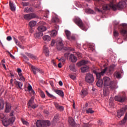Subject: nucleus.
<instances>
[{
	"label": "nucleus",
	"instance_id": "obj_1",
	"mask_svg": "<svg viewBox=\"0 0 127 127\" xmlns=\"http://www.w3.org/2000/svg\"><path fill=\"white\" fill-rule=\"evenodd\" d=\"M126 7V2L120 1L117 5L114 3L113 1L110 2L109 4H107L104 8L105 10H110L111 8L116 11L117 9H123Z\"/></svg>",
	"mask_w": 127,
	"mask_h": 127
},
{
	"label": "nucleus",
	"instance_id": "obj_2",
	"mask_svg": "<svg viewBox=\"0 0 127 127\" xmlns=\"http://www.w3.org/2000/svg\"><path fill=\"white\" fill-rule=\"evenodd\" d=\"M104 87H110L111 89H115L116 87V83L111 80L109 77H104L103 78Z\"/></svg>",
	"mask_w": 127,
	"mask_h": 127
},
{
	"label": "nucleus",
	"instance_id": "obj_3",
	"mask_svg": "<svg viewBox=\"0 0 127 127\" xmlns=\"http://www.w3.org/2000/svg\"><path fill=\"white\" fill-rule=\"evenodd\" d=\"M73 22L78 26L79 27L84 31H87V28L85 26V24H84L79 18H75L73 20Z\"/></svg>",
	"mask_w": 127,
	"mask_h": 127
},
{
	"label": "nucleus",
	"instance_id": "obj_4",
	"mask_svg": "<svg viewBox=\"0 0 127 127\" xmlns=\"http://www.w3.org/2000/svg\"><path fill=\"white\" fill-rule=\"evenodd\" d=\"M121 34L124 37V40L125 41H127V24H124L122 30L120 31Z\"/></svg>",
	"mask_w": 127,
	"mask_h": 127
},
{
	"label": "nucleus",
	"instance_id": "obj_5",
	"mask_svg": "<svg viewBox=\"0 0 127 127\" xmlns=\"http://www.w3.org/2000/svg\"><path fill=\"white\" fill-rule=\"evenodd\" d=\"M107 70V68H105L101 72H98L96 70H93V72L96 74L97 80L101 79L102 76L106 73Z\"/></svg>",
	"mask_w": 127,
	"mask_h": 127
},
{
	"label": "nucleus",
	"instance_id": "obj_6",
	"mask_svg": "<svg viewBox=\"0 0 127 127\" xmlns=\"http://www.w3.org/2000/svg\"><path fill=\"white\" fill-rule=\"evenodd\" d=\"M94 77L93 74L87 73L85 76V81L88 84H93L94 82Z\"/></svg>",
	"mask_w": 127,
	"mask_h": 127
},
{
	"label": "nucleus",
	"instance_id": "obj_7",
	"mask_svg": "<svg viewBox=\"0 0 127 127\" xmlns=\"http://www.w3.org/2000/svg\"><path fill=\"white\" fill-rule=\"evenodd\" d=\"M28 106L29 107L32 108L33 109H35L38 107V105L34 104L33 97H31L30 101L28 103Z\"/></svg>",
	"mask_w": 127,
	"mask_h": 127
},
{
	"label": "nucleus",
	"instance_id": "obj_8",
	"mask_svg": "<svg viewBox=\"0 0 127 127\" xmlns=\"http://www.w3.org/2000/svg\"><path fill=\"white\" fill-rule=\"evenodd\" d=\"M116 101H118L120 103H123L126 100V97L124 95L116 96L114 98Z\"/></svg>",
	"mask_w": 127,
	"mask_h": 127
},
{
	"label": "nucleus",
	"instance_id": "obj_9",
	"mask_svg": "<svg viewBox=\"0 0 127 127\" xmlns=\"http://www.w3.org/2000/svg\"><path fill=\"white\" fill-rule=\"evenodd\" d=\"M64 48V44L63 43V40L59 39L57 43V49L59 51H61Z\"/></svg>",
	"mask_w": 127,
	"mask_h": 127
},
{
	"label": "nucleus",
	"instance_id": "obj_10",
	"mask_svg": "<svg viewBox=\"0 0 127 127\" xmlns=\"http://www.w3.org/2000/svg\"><path fill=\"white\" fill-rule=\"evenodd\" d=\"M36 17H37L36 15L33 13L26 14L24 16V18L27 20H30L32 19L36 18Z\"/></svg>",
	"mask_w": 127,
	"mask_h": 127
},
{
	"label": "nucleus",
	"instance_id": "obj_11",
	"mask_svg": "<svg viewBox=\"0 0 127 127\" xmlns=\"http://www.w3.org/2000/svg\"><path fill=\"white\" fill-rule=\"evenodd\" d=\"M126 110V108H122L121 109L118 110L117 111V117L119 119L121 118V117H122L125 114Z\"/></svg>",
	"mask_w": 127,
	"mask_h": 127
},
{
	"label": "nucleus",
	"instance_id": "obj_12",
	"mask_svg": "<svg viewBox=\"0 0 127 127\" xmlns=\"http://www.w3.org/2000/svg\"><path fill=\"white\" fill-rule=\"evenodd\" d=\"M31 67V70L33 72L34 74H37V71H38L41 73H43V71H42V70L40 69V68H39L35 66L32 65Z\"/></svg>",
	"mask_w": 127,
	"mask_h": 127
},
{
	"label": "nucleus",
	"instance_id": "obj_13",
	"mask_svg": "<svg viewBox=\"0 0 127 127\" xmlns=\"http://www.w3.org/2000/svg\"><path fill=\"white\" fill-rule=\"evenodd\" d=\"M55 107H56V109L60 112H63L64 111V107L60 105L57 102H55Z\"/></svg>",
	"mask_w": 127,
	"mask_h": 127
},
{
	"label": "nucleus",
	"instance_id": "obj_14",
	"mask_svg": "<svg viewBox=\"0 0 127 127\" xmlns=\"http://www.w3.org/2000/svg\"><path fill=\"white\" fill-rule=\"evenodd\" d=\"M68 122L70 126L71 127H75L76 124L74 120L72 117H69L68 119Z\"/></svg>",
	"mask_w": 127,
	"mask_h": 127
},
{
	"label": "nucleus",
	"instance_id": "obj_15",
	"mask_svg": "<svg viewBox=\"0 0 127 127\" xmlns=\"http://www.w3.org/2000/svg\"><path fill=\"white\" fill-rule=\"evenodd\" d=\"M69 60L73 63H76L77 61V58L73 54H70L69 56Z\"/></svg>",
	"mask_w": 127,
	"mask_h": 127
},
{
	"label": "nucleus",
	"instance_id": "obj_16",
	"mask_svg": "<svg viewBox=\"0 0 127 127\" xmlns=\"http://www.w3.org/2000/svg\"><path fill=\"white\" fill-rule=\"evenodd\" d=\"M103 80L102 79H98L97 82H96V85L97 86V87H99V88H101L102 87H103Z\"/></svg>",
	"mask_w": 127,
	"mask_h": 127
},
{
	"label": "nucleus",
	"instance_id": "obj_17",
	"mask_svg": "<svg viewBox=\"0 0 127 127\" xmlns=\"http://www.w3.org/2000/svg\"><path fill=\"white\" fill-rule=\"evenodd\" d=\"M88 63V61H86L85 60H82L79 62H78L76 63V65L78 66H81L82 65H85L86 64H87Z\"/></svg>",
	"mask_w": 127,
	"mask_h": 127
},
{
	"label": "nucleus",
	"instance_id": "obj_18",
	"mask_svg": "<svg viewBox=\"0 0 127 127\" xmlns=\"http://www.w3.org/2000/svg\"><path fill=\"white\" fill-rule=\"evenodd\" d=\"M14 84L16 85L17 89H21V87L23 86V83L20 81H15Z\"/></svg>",
	"mask_w": 127,
	"mask_h": 127
},
{
	"label": "nucleus",
	"instance_id": "obj_19",
	"mask_svg": "<svg viewBox=\"0 0 127 127\" xmlns=\"http://www.w3.org/2000/svg\"><path fill=\"white\" fill-rule=\"evenodd\" d=\"M11 110V105L9 103H6V107L5 112L6 113H9Z\"/></svg>",
	"mask_w": 127,
	"mask_h": 127
},
{
	"label": "nucleus",
	"instance_id": "obj_20",
	"mask_svg": "<svg viewBox=\"0 0 127 127\" xmlns=\"http://www.w3.org/2000/svg\"><path fill=\"white\" fill-rule=\"evenodd\" d=\"M89 66H88L87 65H83L81 68V70L82 72H87L89 70Z\"/></svg>",
	"mask_w": 127,
	"mask_h": 127
},
{
	"label": "nucleus",
	"instance_id": "obj_21",
	"mask_svg": "<svg viewBox=\"0 0 127 127\" xmlns=\"http://www.w3.org/2000/svg\"><path fill=\"white\" fill-rule=\"evenodd\" d=\"M87 95V91L86 90H85V89H82L81 91V94H80V95H81V97L82 98H84L85 97V96H86Z\"/></svg>",
	"mask_w": 127,
	"mask_h": 127
},
{
	"label": "nucleus",
	"instance_id": "obj_22",
	"mask_svg": "<svg viewBox=\"0 0 127 127\" xmlns=\"http://www.w3.org/2000/svg\"><path fill=\"white\" fill-rule=\"evenodd\" d=\"M38 30L40 32H43L47 30V28L44 26H40L38 28Z\"/></svg>",
	"mask_w": 127,
	"mask_h": 127
},
{
	"label": "nucleus",
	"instance_id": "obj_23",
	"mask_svg": "<svg viewBox=\"0 0 127 127\" xmlns=\"http://www.w3.org/2000/svg\"><path fill=\"white\" fill-rule=\"evenodd\" d=\"M13 40L15 43V44L19 46L21 49H24V47L23 46H22L20 45V42L18 41V40L16 39L15 37H13Z\"/></svg>",
	"mask_w": 127,
	"mask_h": 127
},
{
	"label": "nucleus",
	"instance_id": "obj_24",
	"mask_svg": "<svg viewBox=\"0 0 127 127\" xmlns=\"http://www.w3.org/2000/svg\"><path fill=\"white\" fill-rule=\"evenodd\" d=\"M56 93L62 97H64V93L62 90H56Z\"/></svg>",
	"mask_w": 127,
	"mask_h": 127
},
{
	"label": "nucleus",
	"instance_id": "obj_25",
	"mask_svg": "<svg viewBox=\"0 0 127 127\" xmlns=\"http://www.w3.org/2000/svg\"><path fill=\"white\" fill-rule=\"evenodd\" d=\"M37 127H44L43 121L38 120L36 122Z\"/></svg>",
	"mask_w": 127,
	"mask_h": 127
},
{
	"label": "nucleus",
	"instance_id": "obj_26",
	"mask_svg": "<svg viewBox=\"0 0 127 127\" xmlns=\"http://www.w3.org/2000/svg\"><path fill=\"white\" fill-rule=\"evenodd\" d=\"M85 11L86 13H87L88 14H94L95 13L94 11L90 8H86L85 10Z\"/></svg>",
	"mask_w": 127,
	"mask_h": 127
},
{
	"label": "nucleus",
	"instance_id": "obj_27",
	"mask_svg": "<svg viewBox=\"0 0 127 127\" xmlns=\"http://www.w3.org/2000/svg\"><path fill=\"white\" fill-rule=\"evenodd\" d=\"M43 127H49L51 125V123L49 121H43Z\"/></svg>",
	"mask_w": 127,
	"mask_h": 127
},
{
	"label": "nucleus",
	"instance_id": "obj_28",
	"mask_svg": "<svg viewBox=\"0 0 127 127\" xmlns=\"http://www.w3.org/2000/svg\"><path fill=\"white\" fill-rule=\"evenodd\" d=\"M44 53H45L46 56H48L49 55V51L48 50V47L46 46L44 47Z\"/></svg>",
	"mask_w": 127,
	"mask_h": 127
},
{
	"label": "nucleus",
	"instance_id": "obj_29",
	"mask_svg": "<svg viewBox=\"0 0 127 127\" xmlns=\"http://www.w3.org/2000/svg\"><path fill=\"white\" fill-rule=\"evenodd\" d=\"M127 112L126 114L124 119L122 121H121V122L120 123V124L121 125H123L127 122Z\"/></svg>",
	"mask_w": 127,
	"mask_h": 127
},
{
	"label": "nucleus",
	"instance_id": "obj_30",
	"mask_svg": "<svg viewBox=\"0 0 127 127\" xmlns=\"http://www.w3.org/2000/svg\"><path fill=\"white\" fill-rule=\"evenodd\" d=\"M65 34L67 39L70 40V34L71 33L68 30L65 31Z\"/></svg>",
	"mask_w": 127,
	"mask_h": 127
},
{
	"label": "nucleus",
	"instance_id": "obj_31",
	"mask_svg": "<svg viewBox=\"0 0 127 127\" xmlns=\"http://www.w3.org/2000/svg\"><path fill=\"white\" fill-rule=\"evenodd\" d=\"M2 124L3 125V126L4 127H7L8 126H9L10 124H11V123H10V122L9 121V120L8 121H6V120H3L2 121Z\"/></svg>",
	"mask_w": 127,
	"mask_h": 127
},
{
	"label": "nucleus",
	"instance_id": "obj_32",
	"mask_svg": "<svg viewBox=\"0 0 127 127\" xmlns=\"http://www.w3.org/2000/svg\"><path fill=\"white\" fill-rule=\"evenodd\" d=\"M37 24V22L36 21H31V22L29 23V26L31 28L34 27L36 24Z\"/></svg>",
	"mask_w": 127,
	"mask_h": 127
},
{
	"label": "nucleus",
	"instance_id": "obj_33",
	"mask_svg": "<svg viewBox=\"0 0 127 127\" xmlns=\"http://www.w3.org/2000/svg\"><path fill=\"white\" fill-rule=\"evenodd\" d=\"M69 68L72 71H76L75 65L74 64H71L69 65Z\"/></svg>",
	"mask_w": 127,
	"mask_h": 127
},
{
	"label": "nucleus",
	"instance_id": "obj_34",
	"mask_svg": "<svg viewBox=\"0 0 127 127\" xmlns=\"http://www.w3.org/2000/svg\"><path fill=\"white\" fill-rule=\"evenodd\" d=\"M9 6L11 11H14L15 10V6L14 5V4L10 1L9 2Z\"/></svg>",
	"mask_w": 127,
	"mask_h": 127
},
{
	"label": "nucleus",
	"instance_id": "obj_35",
	"mask_svg": "<svg viewBox=\"0 0 127 127\" xmlns=\"http://www.w3.org/2000/svg\"><path fill=\"white\" fill-rule=\"evenodd\" d=\"M43 35V33L40 32L39 33H37L35 34V37L37 38H40Z\"/></svg>",
	"mask_w": 127,
	"mask_h": 127
},
{
	"label": "nucleus",
	"instance_id": "obj_36",
	"mask_svg": "<svg viewBox=\"0 0 127 127\" xmlns=\"http://www.w3.org/2000/svg\"><path fill=\"white\" fill-rule=\"evenodd\" d=\"M4 108V102L3 100L0 98V110H1Z\"/></svg>",
	"mask_w": 127,
	"mask_h": 127
},
{
	"label": "nucleus",
	"instance_id": "obj_37",
	"mask_svg": "<svg viewBox=\"0 0 127 127\" xmlns=\"http://www.w3.org/2000/svg\"><path fill=\"white\" fill-rule=\"evenodd\" d=\"M26 54L30 58L32 59L33 60H36L37 57L34 55L29 54V53H26Z\"/></svg>",
	"mask_w": 127,
	"mask_h": 127
},
{
	"label": "nucleus",
	"instance_id": "obj_38",
	"mask_svg": "<svg viewBox=\"0 0 127 127\" xmlns=\"http://www.w3.org/2000/svg\"><path fill=\"white\" fill-rule=\"evenodd\" d=\"M43 39H44V40H45L47 42H48L51 40V37L48 35H46L43 37Z\"/></svg>",
	"mask_w": 127,
	"mask_h": 127
},
{
	"label": "nucleus",
	"instance_id": "obj_39",
	"mask_svg": "<svg viewBox=\"0 0 127 127\" xmlns=\"http://www.w3.org/2000/svg\"><path fill=\"white\" fill-rule=\"evenodd\" d=\"M97 123L98 124V126H100V127H103L104 125V122H103V120H99L98 121H97Z\"/></svg>",
	"mask_w": 127,
	"mask_h": 127
},
{
	"label": "nucleus",
	"instance_id": "obj_40",
	"mask_svg": "<svg viewBox=\"0 0 127 127\" xmlns=\"http://www.w3.org/2000/svg\"><path fill=\"white\" fill-rule=\"evenodd\" d=\"M59 18H57V17H53V18H52V22L54 23H57L59 22Z\"/></svg>",
	"mask_w": 127,
	"mask_h": 127
},
{
	"label": "nucleus",
	"instance_id": "obj_41",
	"mask_svg": "<svg viewBox=\"0 0 127 127\" xmlns=\"http://www.w3.org/2000/svg\"><path fill=\"white\" fill-rule=\"evenodd\" d=\"M87 114H92L94 113V111H93L92 108H89L86 111Z\"/></svg>",
	"mask_w": 127,
	"mask_h": 127
},
{
	"label": "nucleus",
	"instance_id": "obj_42",
	"mask_svg": "<svg viewBox=\"0 0 127 127\" xmlns=\"http://www.w3.org/2000/svg\"><path fill=\"white\" fill-rule=\"evenodd\" d=\"M120 35V33H119V31L114 30L113 31V36L115 37H117Z\"/></svg>",
	"mask_w": 127,
	"mask_h": 127
},
{
	"label": "nucleus",
	"instance_id": "obj_43",
	"mask_svg": "<svg viewBox=\"0 0 127 127\" xmlns=\"http://www.w3.org/2000/svg\"><path fill=\"white\" fill-rule=\"evenodd\" d=\"M46 93L47 94V95L48 96V97L51 98H55V96L51 94L48 91H46Z\"/></svg>",
	"mask_w": 127,
	"mask_h": 127
},
{
	"label": "nucleus",
	"instance_id": "obj_44",
	"mask_svg": "<svg viewBox=\"0 0 127 127\" xmlns=\"http://www.w3.org/2000/svg\"><path fill=\"white\" fill-rule=\"evenodd\" d=\"M57 35V31L56 30H53L51 32V35L53 37H55Z\"/></svg>",
	"mask_w": 127,
	"mask_h": 127
},
{
	"label": "nucleus",
	"instance_id": "obj_45",
	"mask_svg": "<svg viewBox=\"0 0 127 127\" xmlns=\"http://www.w3.org/2000/svg\"><path fill=\"white\" fill-rule=\"evenodd\" d=\"M64 50H65V51H74V49L73 48H71L70 47H65L64 48Z\"/></svg>",
	"mask_w": 127,
	"mask_h": 127
},
{
	"label": "nucleus",
	"instance_id": "obj_46",
	"mask_svg": "<svg viewBox=\"0 0 127 127\" xmlns=\"http://www.w3.org/2000/svg\"><path fill=\"white\" fill-rule=\"evenodd\" d=\"M40 93L41 94V96L42 97V98H45V93L43 92L42 90H39Z\"/></svg>",
	"mask_w": 127,
	"mask_h": 127
},
{
	"label": "nucleus",
	"instance_id": "obj_47",
	"mask_svg": "<svg viewBox=\"0 0 127 127\" xmlns=\"http://www.w3.org/2000/svg\"><path fill=\"white\" fill-rule=\"evenodd\" d=\"M60 119V115L59 114H57L56 116H55V118H54V120L58 121Z\"/></svg>",
	"mask_w": 127,
	"mask_h": 127
},
{
	"label": "nucleus",
	"instance_id": "obj_48",
	"mask_svg": "<svg viewBox=\"0 0 127 127\" xmlns=\"http://www.w3.org/2000/svg\"><path fill=\"white\" fill-rule=\"evenodd\" d=\"M15 120V117H12V118H10L8 120V121L10 123V124H11L13 123V122H14Z\"/></svg>",
	"mask_w": 127,
	"mask_h": 127
},
{
	"label": "nucleus",
	"instance_id": "obj_49",
	"mask_svg": "<svg viewBox=\"0 0 127 127\" xmlns=\"http://www.w3.org/2000/svg\"><path fill=\"white\" fill-rule=\"evenodd\" d=\"M21 4L23 6L25 7L28 6L29 5V3L27 2H22Z\"/></svg>",
	"mask_w": 127,
	"mask_h": 127
},
{
	"label": "nucleus",
	"instance_id": "obj_50",
	"mask_svg": "<svg viewBox=\"0 0 127 127\" xmlns=\"http://www.w3.org/2000/svg\"><path fill=\"white\" fill-rule=\"evenodd\" d=\"M115 65H111L109 68V71L111 72L114 70V69H115Z\"/></svg>",
	"mask_w": 127,
	"mask_h": 127
},
{
	"label": "nucleus",
	"instance_id": "obj_51",
	"mask_svg": "<svg viewBox=\"0 0 127 127\" xmlns=\"http://www.w3.org/2000/svg\"><path fill=\"white\" fill-rule=\"evenodd\" d=\"M115 76L117 78H121V73L117 72L115 73Z\"/></svg>",
	"mask_w": 127,
	"mask_h": 127
},
{
	"label": "nucleus",
	"instance_id": "obj_52",
	"mask_svg": "<svg viewBox=\"0 0 127 127\" xmlns=\"http://www.w3.org/2000/svg\"><path fill=\"white\" fill-rule=\"evenodd\" d=\"M70 53H66L65 54H64V57L65 58V59H68V57Z\"/></svg>",
	"mask_w": 127,
	"mask_h": 127
},
{
	"label": "nucleus",
	"instance_id": "obj_53",
	"mask_svg": "<svg viewBox=\"0 0 127 127\" xmlns=\"http://www.w3.org/2000/svg\"><path fill=\"white\" fill-rule=\"evenodd\" d=\"M21 121L24 125H25L26 126L29 125V123L27 121H25L24 120H23L22 119H21Z\"/></svg>",
	"mask_w": 127,
	"mask_h": 127
},
{
	"label": "nucleus",
	"instance_id": "obj_54",
	"mask_svg": "<svg viewBox=\"0 0 127 127\" xmlns=\"http://www.w3.org/2000/svg\"><path fill=\"white\" fill-rule=\"evenodd\" d=\"M66 60L64 58H62L59 60V61L62 62L63 64H64Z\"/></svg>",
	"mask_w": 127,
	"mask_h": 127
},
{
	"label": "nucleus",
	"instance_id": "obj_55",
	"mask_svg": "<svg viewBox=\"0 0 127 127\" xmlns=\"http://www.w3.org/2000/svg\"><path fill=\"white\" fill-rule=\"evenodd\" d=\"M118 42L119 43V44H121L124 43V41H123V39H118Z\"/></svg>",
	"mask_w": 127,
	"mask_h": 127
},
{
	"label": "nucleus",
	"instance_id": "obj_56",
	"mask_svg": "<svg viewBox=\"0 0 127 127\" xmlns=\"http://www.w3.org/2000/svg\"><path fill=\"white\" fill-rule=\"evenodd\" d=\"M20 81H22L23 82H24L25 81V78L23 76H20Z\"/></svg>",
	"mask_w": 127,
	"mask_h": 127
},
{
	"label": "nucleus",
	"instance_id": "obj_57",
	"mask_svg": "<svg viewBox=\"0 0 127 127\" xmlns=\"http://www.w3.org/2000/svg\"><path fill=\"white\" fill-rule=\"evenodd\" d=\"M95 9L96 11H97L98 12H101V10L98 7H95Z\"/></svg>",
	"mask_w": 127,
	"mask_h": 127
},
{
	"label": "nucleus",
	"instance_id": "obj_58",
	"mask_svg": "<svg viewBox=\"0 0 127 127\" xmlns=\"http://www.w3.org/2000/svg\"><path fill=\"white\" fill-rule=\"evenodd\" d=\"M70 40H74L75 39V38L73 36H70Z\"/></svg>",
	"mask_w": 127,
	"mask_h": 127
},
{
	"label": "nucleus",
	"instance_id": "obj_59",
	"mask_svg": "<svg viewBox=\"0 0 127 127\" xmlns=\"http://www.w3.org/2000/svg\"><path fill=\"white\" fill-rule=\"evenodd\" d=\"M30 10V8H29L28 9V8L27 7H26L25 9H24V12H26L27 13H28L29 11Z\"/></svg>",
	"mask_w": 127,
	"mask_h": 127
},
{
	"label": "nucleus",
	"instance_id": "obj_60",
	"mask_svg": "<svg viewBox=\"0 0 127 127\" xmlns=\"http://www.w3.org/2000/svg\"><path fill=\"white\" fill-rule=\"evenodd\" d=\"M6 40L8 41H10L12 40V38L11 36H8L7 38H6Z\"/></svg>",
	"mask_w": 127,
	"mask_h": 127
},
{
	"label": "nucleus",
	"instance_id": "obj_61",
	"mask_svg": "<svg viewBox=\"0 0 127 127\" xmlns=\"http://www.w3.org/2000/svg\"><path fill=\"white\" fill-rule=\"evenodd\" d=\"M28 91H32V87L31 86V85H29L28 87Z\"/></svg>",
	"mask_w": 127,
	"mask_h": 127
},
{
	"label": "nucleus",
	"instance_id": "obj_62",
	"mask_svg": "<svg viewBox=\"0 0 127 127\" xmlns=\"http://www.w3.org/2000/svg\"><path fill=\"white\" fill-rule=\"evenodd\" d=\"M70 76V78H71V79H72V80H75V76L74 75H69Z\"/></svg>",
	"mask_w": 127,
	"mask_h": 127
},
{
	"label": "nucleus",
	"instance_id": "obj_63",
	"mask_svg": "<svg viewBox=\"0 0 127 127\" xmlns=\"http://www.w3.org/2000/svg\"><path fill=\"white\" fill-rule=\"evenodd\" d=\"M55 44V40H53V41H52V43L51 44V45L52 46H54Z\"/></svg>",
	"mask_w": 127,
	"mask_h": 127
},
{
	"label": "nucleus",
	"instance_id": "obj_64",
	"mask_svg": "<svg viewBox=\"0 0 127 127\" xmlns=\"http://www.w3.org/2000/svg\"><path fill=\"white\" fill-rule=\"evenodd\" d=\"M8 54H9L10 57L12 59H14V57L13 56H12V55L11 54L10 52H8Z\"/></svg>",
	"mask_w": 127,
	"mask_h": 127
}]
</instances>
